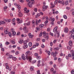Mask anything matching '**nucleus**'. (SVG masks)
I'll list each match as a JSON object with an SVG mask.
<instances>
[{
  "label": "nucleus",
  "mask_w": 74,
  "mask_h": 74,
  "mask_svg": "<svg viewBox=\"0 0 74 74\" xmlns=\"http://www.w3.org/2000/svg\"><path fill=\"white\" fill-rule=\"evenodd\" d=\"M68 3H69V1H66L65 2L66 5H67L68 4Z\"/></svg>",
  "instance_id": "nucleus-43"
},
{
  "label": "nucleus",
  "mask_w": 74,
  "mask_h": 74,
  "mask_svg": "<svg viewBox=\"0 0 74 74\" xmlns=\"http://www.w3.org/2000/svg\"><path fill=\"white\" fill-rule=\"evenodd\" d=\"M74 35V33H72L71 35V37H73V36Z\"/></svg>",
  "instance_id": "nucleus-41"
},
{
  "label": "nucleus",
  "mask_w": 74,
  "mask_h": 74,
  "mask_svg": "<svg viewBox=\"0 0 74 74\" xmlns=\"http://www.w3.org/2000/svg\"><path fill=\"white\" fill-rule=\"evenodd\" d=\"M26 59L27 60H28L29 59V62H32V57L30 56H27V55L26 56Z\"/></svg>",
  "instance_id": "nucleus-1"
},
{
  "label": "nucleus",
  "mask_w": 74,
  "mask_h": 74,
  "mask_svg": "<svg viewBox=\"0 0 74 74\" xmlns=\"http://www.w3.org/2000/svg\"><path fill=\"white\" fill-rule=\"evenodd\" d=\"M35 23V21H34V20H33L32 21V24H34Z\"/></svg>",
  "instance_id": "nucleus-61"
},
{
  "label": "nucleus",
  "mask_w": 74,
  "mask_h": 74,
  "mask_svg": "<svg viewBox=\"0 0 74 74\" xmlns=\"http://www.w3.org/2000/svg\"><path fill=\"white\" fill-rule=\"evenodd\" d=\"M58 53L56 51H55L54 52V53L53 56L55 58V57H56V54H58Z\"/></svg>",
  "instance_id": "nucleus-14"
},
{
  "label": "nucleus",
  "mask_w": 74,
  "mask_h": 74,
  "mask_svg": "<svg viewBox=\"0 0 74 74\" xmlns=\"http://www.w3.org/2000/svg\"><path fill=\"white\" fill-rule=\"evenodd\" d=\"M42 35V32H41L39 35V37H41Z\"/></svg>",
  "instance_id": "nucleus-60"
},
{
  "label": "nucleus",
  "mask_w": 74,
  "mask_h": 74,
  "mask_svg": "<svg viewBox=\"0 0 74 74\" xmlns=\"http://www.w3.org/2000/svg\"><path fill=\"white\" fill-rule=\"evenodd\" d=\"M44 37L45 38L46 40H47L49 38V36H46V35L44 36Z\"/></svg>",
  "instance_id": "nucleus-17"
},
{
  "label": "nucleus",
  "mask_w": 74,
  "mask_h": 74,
  "mask_svg": "<svg viewBox=\"0 0 74 74\" xmlns=\"http://www.w3.org/2000/svg\"><path fill=\"white\" fill-rule=\"evenodd\" d=\"M26 55H28V56H30L32 54V52H31L30 51H27L25 53Z\"/></svg>",
  "instance_id": "nucleus-3"
},
{
  "label": "nucleus",
  "mask_w": 74,
  "mask_h": 74,
  "mask_svg": "<svg viewBox=\"0 0 74 74\" xmlns=\"http://www.w3.org/2000/svg\"><path fill=\"white\" fill-rule=\"evenodd\" d=\"M43 26H44V24H40L39 25V27H40V28H42L43 27Z\"/></svg>",
  "instance_id": "nucleus-22"
},
{
  "label": "nucleus",
  "mask_w": 74,
  "mask_h": 74,
  "mask_svg": "<svg viewBox=\"0 0 74 74\" xmlns=\"http://www.w3.org/2000/svg\"><path fill=\"white\" fill-rule=\"evenodd\" d=\"M74 32V28L71 31H70V33H73Z\"/></svg>",
  "instance_id": "nucleus-46"
},
{
  "label": "nucleus",
  "mask_w": 74,
  "mask_h": 74,
  "mask_svg": "<svg viewBox=\"0 0 74 74\" xmlns=\"http://www.w3.org/2000/svg\"><path fill=\"white\" fill-rule=\"evenodd\" d=\"M28 45L29 47H31L32 45V42H30L29 43Z\"/></svg>",
  "instance_id": "nucleus-30"
},
{
  "label": "nucleus",
  "mask_w": 74,
  "mask_h": 74,
  "mask_svg": "<svg viewBox=\"0 0 74 74\" xmlns=\"http://www.w3.org/2000/svg\"><path fill=\"white\" fill-rule=\"evenodd\" d=\"M51 71V73H53V71H54V69L53 68H51L50 69Z\"/></svg>",
  "instance_id": "nucleus-32"
},
{
  "label": "nucleus",
  "mask_w": 74,
  "mask_h": 74,
  "mask_svg": "<svg viewBox=\"0 0 74 74\" xmlns=\"http://www.w3.org/2000/svg\"><path fill=\"white\" fill-rule=\"evenodd\" d=\"M12 35L13 36H15V34H16V32H12Z\"/></svg>",
  "instance_id": "nucleus-28"
},
{
  "label": "nucleus",
  "mask_w": 74,
  "mask_h": 74,
  "mask_svg": "<svg viewBox=\"0 0 74 74\" xmlns=\"http://www.w3.org/2000/svg\"><path fill=\"white\" fill-rule=\"evenodd\" d=\"M43 34L44 37V36H45L46 35V32H44L43 33Z\"/></svg>",
  "instance_id": "nucleus-26"
},
{
  "label": "nucleus",
  "mask_w": 74,
  "mask_h": 74,
  "mask_svg": "<svg viewBox=\"0 0 74 74\" xmlns=\"http://www.w3.org/2000/svg\"><path fill=\"white\" fill-rule=\"evenodd\" d=\"M58 0H56L54 2V4H57V3H58Z\"/></svg>",
  "instance_id": "nucleus-39"
},
{
  "label": "nucleus",
  "mask_w": 74,
  "mask_h": 74,
  "mask_svg": "<svg viewBox=\"0 0 74 74\" xmlns=\"http://www.w3.org/2000/svg\"><path fill=\"white\" fill-rule=\"evenodd\" d=\"M25 55H24V54H22V55H21L22 58V59H23L24 60H25V59H26V58H25Z\"/></svg>",
  "instance_id": "nucleus-7"
},
{
  "label": "nucleus",
  "mask_w": 74,
  "mask_h": 74,
  "mask_svg": "<svg viewBox=\"0 0 74 74\" xmlns=\"http://www.w3.org/2000/svg\"><path fill=\"white\" fill-rule=\"evenodd\" d=\"M11 42L13 44H15V41H13V40L11 41Z\"/></svg>",
  "instance_id": "nucleus-27"
},
{
  "label": "nucleus",
  "mask_w": 74,
  "mask_h": 74,
  "mask_svg": "<svg viewBox=\"0 0 74 74\" xmlns=\"http://www.w3.org/2000/svg\"><path fill=\"white\" fill-rule=\"evenodd\" d=\"M9 37H10L12 36V35H11V32H9Z\"/></svg>",
  "instance_id": "nucleus-36"
},
{
  "label": "nucleus",
  "mask_w": 74,
  "mask_h": 74,
  "mask_svg": "<svg viewBox=\"0 0 74 74\" xmlns=\"http://www.w3.org/2000/svg\"><path fill=\"white\" fill-rule=\"evenodd\" d=\"M12 59L14 61H15V60H16V58L15 57H13L12 58Z\"/></svg>",
  "instance_id": "nucleus-18"
},
{
  "label": "nucleus",
  "mask_w": 74,
  "mask_h": 74,
  "mask_svg": "<svg viewBox=\"0 0 74 74\" xmlns=\"http://www.w3.org/2000/svg\"><path fill=\"white\" fill-rule=\"evenodd\" d=\"M71 74H74V70H72L71 71Z\"/></svg>",
  "instance_id": "nucleus-49"
},
{
  "label": "nucleus",
  "mask_w": 74,
  "mask_h": 74,
  "mask_svg": "<svg viewBox=\"0 0 74 74\" xmlns=\"http://www.w3.org/2000/svg\"><path fill=\"white\" fill-rule=\"evenodd\" d=\"M68 56L69 58H71V55L70 54H68Z\"/></svg>",
  "instance_id": "nucleus-54"
},
{
  "label": "nucleus",
  "mask_w": 74,
  "mask_h": 74,
  "mask_svg": "<svg viewBox=\"0 0 74 74\" xmlns=\"http://www.w3.org/2000/svg\"><path fill=\"white\" fill-rule=\"evenodd\" d=\"M18 16L19 17H22L23 14L22 13H18Z\"/></svg>",
  "instance_id": "nucleus-8"
},
{
  "label": "nucleus",
  "mask_w": 74,
  "mask_h": 74,
  "mask_svg": "<svg viewBox=\"0 0 74 74\" xmlns=\"http://www.w3.org/2000/svg\"><path fill=\"white\" fill-rule=\"evenodd\" d=\"M13 58V56L12 55H10L9 56V58L10 59H11V58Z\"/></svg>",
  "instance_id": "nucleus-55"
},
{
  "label": "nucleus",
  "mask_w": 74,
  "mask_h": 74,
  "mask_svg": "<svg viewBox=\"0 0 74 74\" xmlns=\"http://www.w3.org/2000/svg\"><path fill=\"white\" fill-rule=\"evenodd\" d=\"M47 8H48V6L43 5L42 9L43 11H45V10L47 9Z\"/></svg>",
  "instance_id": "nucleus-5"
},
{
  "label": "nucleus",
  "mask_w": 74,
  "mask_h": 74,
  "mask_svg": "<svg viewBox=\"0 0 74 74\" xmlns=\"http://www.w3.org/2000/svg\"><path fill=\"white\" fill-rule=\"evenodd\" d=\"M46 19L47 20V21H48V19H49V18H48V17L47 16L46 17Z\"/></svg>",
  "instance_id": "nucleus-62"
},
{
  "label": "nucleus",
  "mask_w": 74,
  "mask_h": 74,
  "mask_svg": "<svg viewBox=\"0 0 74 74\" xmlns=\"http://www.w3.org/2000/svg\"><path fill=\"white\" fill-rule=\"evenodd\" d=\"M72 41L71 40H70L69 42V45L70 46H71H71L72 45H73L72 43Z\"/></svg>",
  "instance_id": "nucleus-12"
},
{
  "label": "nucleus",
  "mask_w": 74,
  "mask_h": 74,
  "mask_svg": "<svg viewBox=\"0 0 74 74\" xmlns=\"http://www.w3.org/2000/svg\"><path fill=\"white\" fill-rule=\"evenodd\" d=\"M34 36V35H31L29 36V38H32Z\"/></svg>",
  "instance_id": "nucleus-42"
},
{
  "label": "nucleus",
  "mask_w": 74,
  "mask_h": 74,
  "mask_svg": "<svg viewBox=\"0 0 74 74\" xmlns=\"http://www.w3.org/2000/svg\"><path fill=\"white\" fill-rule=\"evenodd\" d=\"M38 21L37 20H36V23L37 25H38Z\"/></svg>",
  "instance_id": "nucleus-53"
},
{
  "label": "nucleus",
  "mask_w": 74,
  "mask_h": 74,
  "mask_svg": "<svg viewBox=\"0 0 74 74\" xmlns=\"http://www.w3.org/2000/svg\"><path fill=\"white\" fill-rule=\"evenodd\" d=\"M59 49V48L58 47L55 48V49H56V50H57V51H58V50Z\"/></svg>",
  "instance_id": "nucleus-58"
},
{
  "label": "nucleus",
  "mask_w": 74,
  "mask_h": 74,
  "mask_svg": "<svg viewBox=\"0 0 74 74\" xmlns=\"http://www.w3.org/2000/svg\"><path fill=\"white\" fill-rule=\"evenodd\" d=\"M41 47L42 48H44V47H45V46H44V45L43 44L42 45Z\"/></svg>",
  "instance_id": "nucleus-56"
},
{
  "label": "nucleus",
  "mask_w": 74,
  "mask_h": 74,
  "mask_svg": "<svg viewBox=\"0 0 74 74\" xmlns=\"http://www.w3.org/2000/svg\"><path fill=\"white\" fill-rule=\"evenodd\" d=\"M22 22H23V21L21 20L20 21H18L17 23H22Z\"/></svg>",
  "instance_id": "nucleus-25"
},
{
  "label": "nucleus",
  "mask_w": 74,
  "mask_h": 74,
  "mask_svg": "<svg viewBox=\"0 0 74 74\" xmlns=\"http://www.w3.org/2000/svg\"><path fill=\"white\" fill-rule=\"evenodd\" d=\"M67 48L68 49H71V47L69 46H68L67 47Z\"/></svg>",
  "instance_id": "nucleus-59"
},
{
  "label": "nucleus",
  "mask_w": 74,
  "mask_h": 74,
  "mask_svg": "<svg viewBox=\"0 0 74 74\" xmlns=\"http://www.w3.org/2000/svg\"><path fill=\"white\" fill-rule=\"evenodd\" d=\"M70 53L72 57V59L74 60V50H72L71 51Z\"/></svg>",
  "instance_id": "nucleus-2"
},
{
  "label": "nucleus",
  "mask_w": 74,
  "mask_h": 74,
  "mask_svg": "<svg viewBox=\"0 0 74 74\" xmlns=\"http://www.w3.org/2000/svg\"><path fill=\"white\" fill-rule=\"evenodd\" d=\"M17 8L18 10H20L21 8V5H18L17 6Z\"/></svg>",
  "instance_id": "nucleus-16"
},
{
  "label": "nucleus",
  "mask_w": 74,
  "mask_h": 74,
  "mask_svg": "<svg viewBox=\"0 0 74 74\" xmlns=\"http://www.w3.org/2000/svg\"><path fill=\"white\" fill-rule=\"evenodd\" d=\"M6 45H9L10 44V42H6L5 43Z\"/></svg>",
  "instance_id": "nucleus-48"
},
{
  "label": "nucleus",
  "mask_w": 74,
  "mask_h": 74,
  "mask_svg": "<svg viewBox=\"0 0 74 74\" xmlns=\"http://www.w3.org/2000/svg\"><path fill=\"white\" fill-rule=\"evenodd\" d=\"M30 25V22L28 21L27 23H24V26H29Z\"/></svg>",
  "instance_id": "nucleus-6"
},
{
  "label": "nucleus",
  "mask_w": 74,
  "mask_h": 74,
  "mask_svg": "<svg viewBox=\"0 0 74 74\" xmlns=\"http://www.w3.org/2000/svg\"><path fill=\"white\" fill-rule=\"evenodd\" d=\"M37 73H36V74H39L40 73V70L37 71Z\"/></svg>",
  "instance_id": "nucleus-50"
},
{
  "label": "nucleus",
  "mask_w": 74,
  "mask_h": 74,
  "mask_svg": "<svg viewBox=\"0 0 74 74\" xmlns=\"http://www.w3.org/2000/svg\"><path fill=\"white\" fill-rule=\"evenodd\" d=\"M36 58L37 59H41V57H40V56H38L36 57Z\"/></svg>",
  "instance_id": "nucleus-35"
},
{
  "label": "nucleus",
  "mask_w": 74,
  "mask_h": 74,
  "mask_svg": "<svg viewBox=\"0 0 74 74\" xmlns=\"http://www.w3.org/2000/svg\"><path fill=\"white\" fill-rule=\"evenodd\" d=\"M66 58L67 60H69V57L68 56H66Z\"/></svg>",
  "instance_id": "nucleus-57"
},
{
  "label": "nucleus",
  "mask_w": 74,
  "mask_h": 74,
  "mask_svg": "<svg viewBox=\"0 0 74 74\" xmlns=\"http://www.w3.org/2000/svg\"><path fill=\"white\" fill-rule=\"evenodd\" d=\"M11 74H15V72L14 71H12Z\"/></svg>",
  "instance_id": "nucleus-45"
},
{
  "label": "nucleus",
  "mask_w": 74,
  "mask_h": 74,
  "mask_svg": "<svg viewBox=\"0 0 74 74\" xmlns=\"http://www.w3.org/2000/svg\"><path fill=\"white\" fill-rule=\"evenodd\" d=\"M60 4H62V5H63L64 4V3L63 2V1H60Z\"/></svg>",
  "instance_id": "nucleus-34"
},
{
  "label": "nucleus",
  "mask_w": 74,
  "mask_h": 74,
  "mask_svg": "<svg viewBox=\"0 0 74 74\" xmlns=\"http://www.w3.org/2000/svg\"><path fill=\"white\" fill-rule=\"evenodd\" d=\"M36 62H37V61H36V60H34L32 61V63L33 64H34V63H36Z\"/></svg>",
  "instance_id": "nucleus-33"
},
{
  "label": "nucleus",
  "mask_w": 74,
  "mask_h": 74,
  "mask_svg": "<svg viewBox=\"0 0 74 74\" xmlns=\"http://www.w3.org/2000/svg\"><path fill=\"white\" fill-rule=\"evenodd\" d=\"M51 21H52V22H53L54 21H55V18H53L51 20Z\"/></svg>",
  "instance_id": "nucleus-64"
},
{
  "label": "nucleus",
  "mask_w": 74,
  "mask_h": 74,
  "mask_svg": "<svg viewBox=\"0 0 74 74\" xmlns=\"http://www.w3.org/2000/svg\"><path fill=\"white\" fill-rule=\"evenodd\" d=\"M15 53L16 55H18V54H19V52L18 51H16L15 52Z\"/></svg>",
  "instance_id": "nucleus-38"
},
{
  "label": "nucleus",
  "mask_w": 74,
  "mask_h": 74,
  "mask_svg": "<svg viewBox=\"0 0 74 74\" xmlns=\"http://www.w3.org/2000/svg\"><path fill=\"white\" fill-rule=\"evenodd\" d=\"M45 52H46V53H47L48 54V55L49 56L50 55H51V52L49 51H48L47 50H46L45 51Z\"/></svg>",
  "instance_id": "nucleus-10"
},
{
  "label": "nucleus",
  "mask_w": 74,
  "mask_h": 74,
  "mask_svg": "<svg viewBox=\"0 0 74 74\" xmlns=\"http://www.w3.org/2000/svg\"><path fill=\"white\" fill-rule=\"evenodd\" d=\"M7 6L3 8V11H5V9H7Z\"/></svg>",
  "instance_id": "nucleus-24"
},
{
  "label": "nucleus",
  "mask_w": 74,
  "mask_h": 74,
  "mask_svg": "<svg viewBox=\"0 0 74 74\" xmlns=\"http://www.w3.org/2000/svg\"><path fill=\"white\" fill-rule=\"evenodd\" d=\"M34 10L35 12H37V9L36 8H34Z\"/></svg>",
  "instance_id": "nucleus-40"
},
{
  "label": "nucleus",
  "mask_w": 74,
  "mask_h": 74,
  "mask_svg": "<svg viewBox=\"0 0 74 74\" xmlns=\"http://www.w3.org/2000/svg\"><path fill=\"white\" fill-rule=\"evenodd\" d=\"M68 31H69V29L68 28L66 27L65 28L64 30V32L67 33L68 32Z\"/></svg>",
  "instance_id": "nucleus-9"
},
{
  "label": "nucleus",
  "mask_w": 74,
  "mask_h": 74,
  "mask_svg": "<svg viewBox=\"0 0 74 74\" xmlns=\"http://www.w3.org/2000/svg\"><path fill=\"white\" fill-rule=\"evenodd\" d=\"M23 30H24L25 31V30H27V27H26V26L23 29Z\"/></svg>",
  "instance_id": "nucleus-23"
},
{
  "label": "nucleus",
  "mask_w": 74,
  "mask_h": 74,
  "mask_svg": "<svg viewBox=\"0 0 74 74\" xmlns=\"http://www.w3.org/2000/svg\"><path fill=\"white\" fill-rule=\"evenodd\" d=\"M57 29H58V27H55L53 30V32H54V33H55V32H56V31H57Z\"/></svg>",
  "instance_id": "nucleus-11"
},
{
  "label": "nucleus",
  "mask_w": 74,
  "mask_h": 74,
  "mask_svg": "<svg viewBox=\"0 0 74 74\" xmlns=\"http://www.w3.org/2000/svg\"><path fill=\"white\" fill-rule=\"evenodd\" d=\"M63 17L65 19H67V17L66 15H64L63 16Z\"/></svg>",
  "instance_id": "nucleus-20"
},
{
  "label": "nucleus",
  "mask_w": 74,
  "mask_h": 74,
  "mask_svg": "<svg viewBox=\"0 0 74 74\" xmlns=\"http://www.w3.org/2000/svg\"><path fill=\"white\" fill-rule=\"evenodd\" d=\"M28 5V6H29V7H30V8L32 7H33V6L32 5L30 4V5Z\"/></svg>",
  "instance_id": "nucleus-63"
},
{
  "label": "nucleus",
  "mask_w": 74,
  "mask_h": 74,
  "mask_svg": "<svg viewBox=\"0 0 74 74\" xmlns=\"http://www.w3.org/2000/svg\"><path fill=\"white\" fill-rule=\"evenodd\" d=\"M39 16H40V14H38L36 16V18H37Z\"/></svg>",
  "instance_id": "nucleus-21"
},
{
  "label": "nucleus",
  "mask_w": 74,
  "mask_h": 74,
  "mask_svg": "<svg viewBox=\"0 0 74 74\" xmlns=\"http://www.w3.org/2000/svg\"><path fill=\"white\" fill-rule=\"evenodd\" d=\"M30 70L31 71H34V67L33 66H31L30 67Z\"/></svg>",
  "instance_id": "nucleus-15"
},
{
  "label": "nucleus",
  "mask_w": 74,
  "mask_h": 74,
  "mask_svg": "<svg viewBox=\"0 0 74 74\" xmlns=\"http://www.w3.org/2000/svg\"><path fill=\"white\" fill-rule=\"evenodd\" d=\"M11 32H12V33H13V32H14L15 31H14V29L13 28H12L11 30Z\"/></svg>",
  "instance_id": "nucleus-29"
},
{
  "label": "nucleus",
  "mask_w": 74,
  "mask_h": 74,
  "mask_svg": "<svg viewBox=\"0 0 74 74\" xmlns=\"http://www.w3.org/2000/svg\"><path fill=\"white\" fill-rule=\"evenodd\" d=\"M19 43L20 44H22L23 42V40H22L18 41Z\"/></svg>",
  "instance_id": "nucleus-19"
},
{
  "label": "nucleus",
  "mask_w": 74,
  "mask_h": 74,
  "mask_svg": "<svg viewBox=\"0 0 74 74\" xmlns=\"http://www.w3.org/2000/svg\"><path fill=\"white\" fill-rule=\"evenodd\" d=\"M24 45H26L27 44V41L26 40H25L24 42Z\"/></svg>",
  "instance_id": "nucleus-44"
},
{
  "label": "nucleus",
  "mask_w": 74,
  "mask_h": 74,
  "mask_svg": "<svg viewBox=\"0 0 74 74\" xmlns=\"http://www.w3.org/2000/svg\"><path fill=\"white\" fill-rule=\"evenodd\" d=\"M66 10H70V8L68 7H66Z\"/></svg>",
  "instance_id": "nucleus-52"
},
{
  "label": "nucleus",
  "mask_w": 74,
  "mask_h": 74,
  "mask_svg": "<svg viewBox=\"0 0 74 74\" xmlns=\"http://www.w3.org/2000/svg\"><path fill=\"white\" fill-rule=\"evenodd\" d=\"M4 33L5 34H8V33H9V32L8 30V28H6L5 29Z\"/></svg>",
  "instance_id": "nucleus-4"
},
{
  "label": "nucleus",
  "mask_w": 74,
  "mask_h": 74,
  "mask_svg": "<svg viewBox=\"0 0 74 74\" xmlns=\"http://www.w3.org/2000/svg\"><path fill=\"white\" fill-rule=\"evenodd\" d=\"M55 5L54 4H53L51 6V8H54L55 7Z\"/></svg>",
  "instance_id": "nucleus-37"
},
{
  "label": "nucleus",
  "mask_w": 74,
  "mask_h": 74,
  "mask_svg": "<svg viewBox=\"0 0 74 74\" xmlns=\"http://www.w3.org/2000/svg\"><path fill=\"white\" fill-rule=\"evenodd\" d=\"M31 4L32 5H33V4H34V1H32Z\"/></svg>",
  "instance_id": "nucleus-47"
},
{
  "label": "nucleus",
  "mask_w": 74,
  "mask_h": 74,
  "mask_svg": "<svg viewBox=\"0 0 74 74\" xmlns=\"http://www.w3.org/2000/svg\"><path fill=\"white\" fill-rule=\"evenodd\" d=\"M58 61L60 62H60H61V61H62V59H61V58H58Z\"/></svg>",
  "instance_id": "nucleus-31"
},
{
  "label": "nucleus",
  "mask_w": 74,
  "mask_h": 74,
  "mask_svg": "<svg viewBox=\"0 0 74 74\" xmlns=\"http://www.w3.org/2000/svg\"><path fill=\"white\" fill-rule=\"evenodd\" d=\"M39 45V43H36L35 44V45L36 46V47H38Z\"/></svg>",
  "instance_id": "nucleus-51"
},
{
  "label": "nucleus",
  "mask_w": 74,
  "mask_h": 74,
  "mask_svg": "<svg viewBox=\"0 0 74 74\" xmlns=\"http://www.w3.org/2000/svg\"><path fill=\"white\" fill-rule=\"evenodd\" d=\"M23 49H26L27 48V45H24V46H23Z\"/></svg>",
  "instance_id": "nucleus-13"
}]
</instances>
